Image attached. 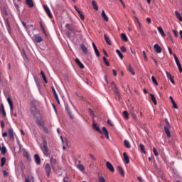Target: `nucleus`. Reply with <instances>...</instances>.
I'll list each match as a JSON object with an SVG mask.
<instances>
[{"instance_id":"58836bf2","label":"nucleus","mask_w":182,"mask_h":182,"mask_svg":"<svg viewBox=\"0 0 182 182\" xmlns=\"http://www.w3.org/2000/svg\"><path fill=\"white\" fill-rule=\"evenodd\" d=\"M151 80H152L153 83H154V85H156V86H159V83L157 82V80H156V77H154V76L151 77Z\"/></svg>"},{"instance_id":"20e7f679","label":"nucleus","mask_w":182,"mask_h":182,"mask_svg":"<svg viewBox=\"0 0 182 182\" xmlns=\"http://www.w3.org/2000/svg\"><path fill=\"white\" fill-rule=\"evenodd\" d=\"M45 171L47 174V176L50 177V173H52V166H50V164H46Z\"/></svg>"},{"instance_id":"a18cd8bd","label":"nucleus","mask_w":182,"mask_h":182,"mask_svg":"<svg viewBox=\"0 0 182 182\" xmlns=\"http://www.w3.org/2000/svg\"><path fill=\"white\" fill-rule=\"evenodd\" d=\"M99 182H106V179H105V177L100 176L98 177Z\"/></svg>"},{"instance_id":"c03bdc74","label":"nucleus","mask_w":182,"mask_h":182,"mask_svg":"<svg viewBox=\"0 0 182 182\" xmlns=\"http://www.w3.org/2000/svg\"><path fill=\"white\" fill-rule=\"evenodd\" d=\"M1 114L4 116V117H6V112H5V108L2 105V111H1Z\"/></svg>"},{"instance_id":"6ab92c4d","label":"nucleus","mask_w":182,"mask_h":182,"mask_svg":"<svg viewBox=\"0 0 182 182\" xmlns=\"http://www.w3.org/2000/svg\"><path fill=\"white\" fill-rule=\"evenodd\" d=\"M75 63L77 65L80 66L81 69H85V65H83V63H82V62H80V60H79V58L75 59Z\"/></svg>"},{"instance_id":"f257e3e1","label":"nucleus","mask_w":182,"mask_h":182,"mask_svg":"<svg viewBox=\"0 0 182 182\" xmlns=\"http://www.w3.org/2000/svg\"><path fill=\"white\" fill-rule=\"evenodd\" d=\"M43 146L41 147V150L44 154V156H48L49 153V148L48 147V141H46V138L45 136H42Z\"/></svg>"},{"instance_id":"6e6552de","label":"nucleus","mask_w":182,"mask_h":182,"mask_svg":"<svg viewBox=\"0 0 182 182\" xmlns=\"http://www.w3.org/2000/svg\"><path fill=\"white\" fill-rule=\"evenodd\" d=\"M44 10L47 13L48 16L49 17L50 19H52L53 18V16L52 15V13L50 12V9L47 5L43 6Z\"/></svg>"},{"instance_id":"a19ab883","label":"nucleus","mask_w":182,"mask_h":182,"mask_svg":"<svg viewBox=\"0 0 182 182\" xmlns=\"http://www.w3.org/2000/svg\"><path fill=\"white\" fill-rule=\"evenodd\" d=\"M1 150L2 154H6V147L5 146H3Z\"/></svg>"},{"instance_id":"f3484780","label":"nucleus","mask_w":182,"mask_h":182,"mask_svg":"<svg viewBox=\"0 0 182 182\" xmlns=\"http://www.w3.org/2000/svg\"><path fill=\"white\" fill-rule=\"evenodd\" d=\"M102 132H103L106 139H107V140H109V131H107V128H106V127H102Z\"/></svg>"},{"instance_id":"9b49d317","label":"nucleus","mask_w":182,"mask_h":182,"mask_svg":"<svg viewBox=\"0 0 182 182\" xmlns=\"http://www.w3.org/2000/svg\"><path fill=\"white\" fill-rule=\"evenodd\" d=\"M9 137H10L11 141H14V140H15V136L14 135V129L12 128L9 129Z\"/></svg>"},{"instance_id":"09e8293b","label":"nucleus","mask_w":182,"mask_h":182,"mask_svg":"<svg viewBox=\"0 0 182 182\" xmlns=\"http://www.w3.org/2000/svg\"><path fill=\"white\" fill-rule=\"evenodd\" d=\"M131 116L134 119V120H137V117L134 114V112H131Z\"/></svg>"},{"instance_id":"79ce46f5","label":"nucleus","mask_w":182,"mask_h":182,"mask_svg":"<svg viewBox=\"0 0 182 182\" xmlns=\"http://www.w3.org/2000/svg\"><path fill=\"white\" fill-rule=\"evenodd\" d=\"M77 168L80 170V171H85V166L82 164H79Z\"/></svg>"},{"instance_id":"dca6fc26","label":"nucleus","mask_w":182,"mask_h":182,"mask_svg":"<svg viewBox=\"0 0 182 182\" xmlns=\"http://www.w3.org/2000/svg\"><path fill=\"white\" fill-rule=\"evenodd\" d=\"M92 46L94 48V50L96 56L97 58H100V53L99 52V50L97 49V47H96V44H95V43H92Z\"/></svg>"},{"instance_id":"052dcab7","label":"nucleus","mask_w":182,"mask_h":182,"mask_svg":"<svg viewBox=\"0 0 182 182\" xmlns=\"http://www.w3.org/2000/svg\"><path fill=\"white\" fill-rule=\"evenodd\" d=\"M26 157L27 160H31V155L29 154V153L28 152L26 153Z\"/></svg>"},{"instance_id":"8fccbe9b","label":"nucleus","mask_w":182,"mask_h":182,"mask_svg":"<svg viewBox=\"0 0 182 182\" xmlns=\"http://www.w3.org/2000/svg\"><path fill=\"white\" fill-rule=\"evenodd\" d=\"M3 13L6 16H8V11H6V7H4L3 8Z\"/></svg>"},{"instance_id":"393cba45","label":"nucleus","mask_w":182,"mask_h":182,"mask_svg":"<svg viewBox=\"0 0 182 182\" xmlns=\"http://www.w3.org/2000/svg\"><path fill=\"white\" fill-rule=\"evenodd\" d=\"M81 50L85 55H87V48H86L83 44L80 45Z\"/></svg>"},{"instance_id":"c85d7f7f","label":"nucleus","mask_w":182,"mask_h":182,"mask_svg":"<svg viewBox=\"0 0 182 182\" xmlns=\"http://www.w3.org/2000/svg\"><path fill=\"white\" fill-rule=\"evenodd\" d=\"M151 99L152 102H154V105H157V100H156V97H154V95L150 94Z\"/></svg>"},{"instance_id":"a878e982","label":"nucleus","mask_w":182,"mask_h":182,"mask_svg":"<svg viewBox=\"0 0 182 182\" xmlns=\"http://www.w3.org/2000/svg\"><path fill=\"white\" fill-rule=\"evenodd\" d=\"M6 164V158L2 157L1 159V167H4Z\"/></svg>"},{"instance_id":"e2e57ef3","label":"nucleus","mask_w":182,"mask_h":182,"mask_svg":"<svg viewBox=\"0 0 182 182\" xmlns=\"http://www.w3.org/2000/svg\"><path fill=\"white\" fill-rule=\"evenodd\" d=\"M107 124L109 126H112V127H113L114 126V124H112V121H110V119H107Z\"/></svg>"},{"instance_id":"72a5a7b5","label":"nucleus","mask_w":182,"mask_h":182,"mask_svg":"<svg viewBox=\"0 0 182 182\" xmlns=\"http://www.w3.org/2000/svg\"><path fill=\"white\" fill-rule=\"evenodd\" d=\"M175 15L178 18V19H179V21L181 22H182V17H181V15H180V13H178V11H175Z\"/></svg>"},{"instance_id":"bf43d9fd","label":"nucleus","mask_w":182,"mask_h":182,"mask_svg":"<svg viewBox=\"0 0 182 182\" xmlns=\"http://www.w3.org/2000/svg\"><path fill=\"white\" fill-rule=\"evenodd\" d=\"M68 180H69V176H66L65 177H64L63 181V182H69V181H68Z\"/></svg>"},{"instance_id":"cd10ccee","label":"nucleus","mask_w":182,"mask_h":182,"mask_svg":"<svg viewBox=\"0 0 182 182\" xmlns=\"http://www.w3.org/2000/svg\"><path fill=\"white\" fill-rule=\"evenodd\" d=\"M124 144L125 147H127V149H130V147H132V146L130 145V142H129L127 141V139H125L124 141Z\"/></svg>"},{"instance_id":"5fc2aeb1","label":"nucleus","mask_w":182,"mask_h":182,"mask_svg":"<svg viewBox=\"0 0 182 182\" xmlns=\"http://www.w3.org/2000/svg\"><path fill=\"white\" fill-rule=\"evenodd\" d=\"M177 66H178V70H179L180 73H182V67H181V63H180V64H178Z\"/></svg>"},{"instance_id":"e433bc0d","label":"nucleus","mask_w":182,"mask_h":182,"mask_svg":"<svg viewBox=\"0 0 182 182\" xmlns=\"http://www.w3.org/2000/svg\"><path fill=\"white\" fill-rule=\"evenodd\" d=\"M173 58L175 59V62L176 65H180V60H178V58H177V55L176 54H173Z\"/></svg>"},{"instance_id":"4c0bfd02","label":"nucleus","mask_w":182,"mask_h":182,"mask_svg":"<svg viewBox=\"0 0 182 182\" xmlns=\"http://www.w3.org/2000/svg\"><path fill=\"white\" fill-rule=\"evenodd\" d=\"M34 79H35L36 86L38 87V89H41V83H39V81L38 80L36 77H35Z\"/></svg>"},{"instance_id":"a211bd4d","label":"nucleus","mask_w":182,"mask_h":182,"mask_svg":"<svg viewBox=\"0 0 182 182\" xmlns=\"http://www.w3.org/2000/svg\"><path fill=\"white\" fill-rule=\"evenodd\" d=\"M34 159H35L36 164H41V157L39 156V155L38 154H36L34 155Z\"/></svg>"},{"instance_id":"39448f33","label":"nucleus","mask_w":182,"mask_h":182,"mask_svg":"<svg viewBox=\"0 0 182 182\" xmlns=\"http://www.w3.org/2000/svg\"><path fill=\"white\" fill-rule=\"evenodd\" d=\"M65 28H66V29L70 31V32H72V33H73V35L76 34V30H75V26H73V24L67 23L65 25Z\"/></svg>"},{"instance_id":"7ed1b4c3","label":"nucleus","mask_w":182,"mask_h":182,"mask_svg":"<svg viewBox=\"0 0 182 182\" xmlns=\"http://www.w3.org/2000/svg\"><path fill=\"white\" fill-rule=\"evenodd\" d=\"M166 126L164 127V132L167 135V137H171V134L170 133V122H168V119H165Z\"/></svg>"},{"instance_id":"7c9ffc66","label":"nucleus","mask_w":182,"mask_h":182,"mask_svg":"<svg viewBox=\"0 0 182 182\" xmlns=\"http://www.w3.org/2000/svg\"><path fill=\"white\" fill-rule=\"evenodd\" d=\"M123 117L125 120H129V112H127V111L123 112Z\"/></svg>"},{"instance_id":"5701e85b","label":"nucleus","mask_w":182,"mask_h":182,"mask_svg":"<svg viewBox=\"0 0 182 182\" xmlns=\"http://www.w3.org/2000/svg\"><path fill=\"white\" fill-rule=\"evenodd\" d=\"M117 170L119 174H121L122 177H124V171L123 170V168H122V166H118Z\"/></svg>"},{"instance_id":"f8f14e48","label":"nucleus","mask_w":182,"mask_h":182,"mask_svg":"<svg viewBox=\"0 0 182 182\" xmlns=\"http://www.w3.org/2000/svg\"><path fill=\"white\" fill-rule=\"evenodd\" d=\"M7 102L10 107V112H12L14 110V103L12 102V100L11 99V97H7Z\"/></svg>"},{"instance_id":"473e14b6","label":"nucleus","mask_w":182,"mask_h":182,"mask_svg":"<svg viewBox=\"0 0 182 182\" xmlns=\"http://www.w3.org/2000/svg\"><path fill=\"white\" fill-rule=\"evenodd\" d=\"M121 38H122V39L124 40V42H127L129 41L127 36H126V34H124V33L121 34Z\"/></svg>"},{"instance_id":"ddd939ff","label":"nucleus","mask_w":182,"mask_h":182,"mask_svg":"<svg viewBox=\"0 0 182 182\" xmlns=\"http://www.w3.org/2000/svg\"><path fill=\"white\" fill-rule=\"evenodd\" d=\"M106 166H107V168H108V170H109V171H112V173H114V167H113V165H112L110 162L107 161Z\"/></svg>"},{"instance_id":"49530a36","label":"nucleus","mask_w":182,"mask_h":182,"mask_svg":"<svg viewBox=\"0 0 182 182\" xmlns=\"http://www.w3.org/2000/svg\"><path fill=\"white\" fill-rule=\"evenodd\" d=\"M153 152L156 157L159 156V152L157 151V149H156V148H153Z\"/></svg>"},{"instance_id":"603ef678","label":"nucleus","mask_w":182,"mask_h":182,"mask_svg":"<svg viewBox=\"0 0 182 182\" xmlns=\"http://www.w3.org/2000/svg\"><path fill=\"white\" fill-rule=\"evenodd\" d=\"M89 156L90 157V159H92L94 161H96V158L95 157V156L92 154H89Z\"/></svg>"},{"instance_id":"680f3d73","label":"nucleus","mask_w":182,"mask_h":182,"mask_svg":"<svg viewBox=\"0 0 182 182\" xmlns=\"http://www.w3.org/2000/svg\"><path fill=\"white\" fill-rule=\"evenodd\" d=\"M114 88H115L114 92L117 93V96H120V93L119 92V90L117 89V87Z\"/></svg>"},{"instance_id":"3c124183","label":"nucleus","mask_w":182,"mask_h":182,"mask_svg":"<svg viewBox=\"0 0 182 182\" xmlns=\"http://www.w3.org/2000/svg\"><path fill=\"white\" fill-rule=\"evenodd\" d=\"M143 55H144V60H146V62H147L149 59L147 58V55L146 54V51H143Z\"/></svg>"},{"instance_id":"ea45409f","label":"nucleus","mask_w":182,"mask_h":182,"mask_svg":"<svg viewBox=\"0 0 182 182\" xmlns=\"http://www.w3.org/2000/svg\"><path fill=\"white\" fill-rule=\"evenodd\" d=\"M128 69L131 72L132 75H135L134 71L133 70V68H132V65H128Z\"/></svg>"},{"instance_id":"338daca9","label":"nucleus","mask_w":182,"mask_h":182,"mask_svg":"<svg viewBox=\"0 0 182 182\" xmlns=\"http://www.w3.org/2000/svg\"><path fill=\"white\" fill-rule=\"evenodd\" d=\"M3 174H4V177H8V172L6 170L3 171Z\"/></svg>"},{"instance_id":"69168bd1","label":"nucleus","mask_w":182,"mask_h":182,"mask_svg":"<svg viewBox=\"0 0 182 182\" xmlns=\"http://www.w3.org/2000/svg\"><path fill=\"white\" fill-rule=\"evenodd\" d=\"M43 130H44V132H46V133H49V129H48V127H43Z\"/></svg>"},{"instance_id":"bb28decb","label":"nucleus","mask_w":182,"mask_h":182,"mask_svg":"<svg viewBox=\"0 0 182 182\" xmlns=\"http://www.w3.org/2000/svg\"><path fill=\"white\" fill-rule=\"evenodd\" d=\"M41 75L43 77V81L45 82V83H48V80L46 79V76L45 75V73H43V70L41 71Z\"/></svg>"},{"instance_id":"c756f323","label":"nucleus","mask_w":182,"mask_h":182,"mask_svg":"<svg viewBox=\"0 0 182 182\" xmlns=\"http://www.w3.org/2000/svg\"><path fill=\"white\" fill-rule=\"evenodd\" d=\"M92 6H93L94 9H95V11H98L99 7L97 6V3H96V1L95 0H93L92 1Z\"/></svg>"},{"instance_id":"2f4dec72","label":"nucleus","mask_w":182,"mask_h":182,"mask_svg":"<svg viewBox=\"0 0 182 182\" xmlns=\"http://www.w3.org/2000/svg\"><path fill=\"white\" fill-rule=\"evenodd\" d=\"M158 31L159 33L161 35V36H166V34L164 33V31H163V28L161 27H158Z\"/></svg>"},{"instance_id":"0eeeda50","label":"nucleus","mask_w":182,"mask_h":182,"mask_svg":"<svg viewBox=\"0 0 182 182\" xmlns=\"http://www.w3.org/2000/svg\"><path fill=\"white\" fill-rule=\"evenodd\" d=\"M50 163L51 164V167L53 170H55V167H56V166L58 165V159L53 157H51L50 159Z\"/></svg>"},{"instance_id":"37998d69","label":"nucleus","mask_w":182,"mask_h":182,"mask_svg":"<svg viewBox=\"0 0 182 182\" xmlns=\"http://www.w3.org/2000/svg\"><path fill=\"white\" fill-rule=\"evenodd\" d=\"M40 26L41 30L43 31V33H44V35H46V31L45 30V28L43 27V25L42 24V23H40Z\"/></svg>"},{"instance_id":"423d86ee","label":"nucleus","mask_w":182,"mask_h":182,"mask_svg":"<svg viewBox=\"0 0 182 182\" xmlns=\"http://www.w3.org/2000/svg\"><path fill=\"white\" fill-rule=\"evenodd\" d=\"M32 41L33 42H36L37 43H41V42L43 41V38H42V36L35 34L32 38Z\"/></svg>"},{"instance_id":"6e6d98bb","label":"nucleus","mask_w":182,"mask_h":182,"mask_svg":"<svg viewBox=\"0 0 182 182\" xmlns=\"http://www.w3.org/2000/svg\"><path fill=\"white\" fill-rule=\"evenodd\" d=\"M173 109H178V107L177 106V104L176 103V101L172 102Z\"/></svg>"},{"instance_id":"4d7b16f0","label":"nucleus","mask_w":182,"mask_h":182,"mask_svg":"<svg viewBox=\"0 0 182 182\" xmlns=\"http://www.w3.org/2000/svg\"><path fill=\"white\" fill-rule=\"evenodd\" d=\"M37 124H38L39 126H43V122L42 121H41L40 119H38Z\"/></svg>"},{"instance_id":"0e129e2a","label":"nucleus","mask_w":182,"mask_h":182,"mask_svg":"<svg viewBox=\"0 0 182 182\" xmlns=\"http://www.w3.org/2000/svg\"><path fill=\"white\" fill-rule=\"evenodd\" d=\"M0 124L1 129H4V127H5V122H4V121H1Z\"/></svg>"},{"instance_id":"864d4df0","label":"nucleus","mask_w":182,"mask_h":182,"mask_svg":"<svg viewBox=\"0 0 182 182\" xmlns=\"http://www.w3.org/2000/svg\"><path fill=\"white\" fill-rule=\"evenodd\" d=\"M166 77L168 78V79H171L172 77H171V74L170 73H168V71H166Z\"/></svg>"},{"instance_id":"aec40b11","label":"nucleus","mask_w":182,"mask_h":182,"mask_svg":"<svg viewBox=\"0 0 182 182\" xmlns=\"http://www.w3.org/2000/svg\"><path fill=\"white\" fill-rule=\"evenodd\" d=\"M102 16L104 21H105V22H109V17H107V15H106L105 10L102 11Z\"/></svg>"},{"instance_id":"f704fd0d","label":"nucleus","mask_w":182,"mask_h":182,"mask_svg":"<svg viewBox=\"0 0 182 182\" xmlns=\"http://www.w3.org/2000/svg\"><path fill=\"white\" fill-rule=\"evenodd\" d=\"M116 53H117L118 56H119L120 59H123L124 56L122 54V52H120V50L117 49L116 50Z\"/></svg>"},{"instance_id":"f03ea898","label":"nucleus","mask_w":182,"mask_h":182,"mask_svg":"<svg viewBox=\"0 0 182 182\" xmlns=\"http://www.w3.org/2000/svg\"><path fill=\"white\" fill-rule=\"evenodd\" d=\"M31 112L33 116H36V114H38L39 112L36 107V102L35 101H31Z\"/></svg>"},{"instance_id":"2eb2a0df","label":"nucleus","mask_w":182,"mask_h":182,"mask_svg":"<svg viewBox=\"0 0 182 182\" xmlns=\"http://www.w3.org/2000/svg\"><path fill=\"white\" fill-rule=\"evenodd\" d=\"M154 49L156 53H161V47L159 44H155L154 46Z\"/></svg>"},{"instance_id":"13d9d810","label":"nucleus","mask_w":182,"mask_h":182,"mask_svg":"<svg viewBox=\"0 0 182 182\" xmlns=\"http://www.w3.org/2000/svg\"><path fill=\"white\" fill-rule=\"evenodd\" d=\"M120 50L122 52H123L124 53H126V47L124 46H121L120 47Z\"/></svg>"},{"instance_id":"b1692460","label":"nucleus","mask_w":182,"mask_h":182,"mask_svg":"<svg viewBox=\"0 0 182 182\" xmlns=\"http://www.w3.org/2000/svg\"><path fill=\"white\" fill-rule=\"evenodd\" d=\"M104 38H105V40L107 42V43H108L109 46H111L112 41H110V38H109V36H107V34H105Z\"/></svg>"},{"instance_id":"1a4fd4ad","label":"nucleus","mask_w":182,"mask_h":182,"mask_svg":"<svg viewBox=\"0 0 182 182\" xmlns=\"http://www.w3.org/2000/svg\"><path fill=\"white\" fill-rule=\"evenodd\" d=\"M92 127L95 130L98 132V133H100V134H102L103 132H102V130H100V127L97 126V123H96V121H95V119H93Z\"/></svg>"},{"instance_id":"774afa93","label":"nucleus","mask_w":182,"mask_h":182,"mask_svg":"<svg viewBox=\"0 0 182 182\" xmlns=\"http://www.w3.org/2000/svg\"><path fill=\"white\" fill-rule=\"evenodd\" d=\"M146 22H148V23H151V18H150L149 17H147Z\"/></svg>"},{"instance_id":"de8ad7c7","label":"nucleus","mask_w":182,"mask_h":182,"mask_svg":"<svg viewBox=\"0 0 182 182\" xmlns=\"http://www.w3.org/2000/svg\"><path fill=\"white\" fill-rule=\"evenodd\" d=\"M88 112H89V113H90V114L91 115V116H92V118H94L95 117V113L93 112V110H92V109H88Z\"/></svg>"},{"instance_id":"9d476101","label":"nucleus","mask_w":182,"mask_h":182,"mask_svg":"<svg viewBox=\"0 0 182 182\" xmlns=\"http://www.w3.org/2000/svg\"><path fill=\"white\" fill-rule=\"evenodd\" d=\"M74 8H75V11L77 12V14H79L80 19L82 21H85V16L83 15V13H82L80 9H79V8H77V6H75Z\"/></svg>"},{"instance_id":"412c9836","label":"nucleus","mask_w":182,"mask_h":182,"mask_svg":"<svg viewBox=\"0 0 182 182\" xmlns=\"http://www.w3.org/2000/svg\"><path fill=\"white\" fill-rule=\"evenodd\" d=\"M26 4L29 8H33V1L32 0H26Z\"/></svg>"},{"instance_id":"c9c22d12","label":"nucleus","mask_w":182,"mask_h":182,"mask_svg":"<svg viewBox=\"0 0 182 182\" xmlns=\"http://www.w3.org/2000/svg\"><path fill=\"white\" fill-rule=\"evenodd\" d=\"M139 147L141 152L146 154V151L144 150V145H143V144H139Z\"/></svg>"},{"instance_id":"4468645a","label":"nucleus","mask_w":182,"mask_h":182,"mask_svg":"<svg viewBox=\"0 0 182 182\" xmlns=\"http://www.w3.org/2000/svg\"><path fill=\"white\" fill-rule=\"evenodd\" d=\"M51 89H52V91L53 92V93H54V96H55V100H57V103L58 104V105H60V101H59V97H58V93H56V90H55V87H51Z\"/></svg>"},{"instance_id":"4be33fe9","label":"nucleus","mask_w":182,"mask_h":182,"mask_svg":"<svg viewBox=\"0 0 182 182\" xmlns=\"http://www.w3.org/2000/svg\"><path fill=\"white\" fill-rule=\"evenodd\" d=\"M123 156L127 164H129V163H130V159H129V156H127V154L126 152L123 153Z\"/></svg>"}]
</instances>
